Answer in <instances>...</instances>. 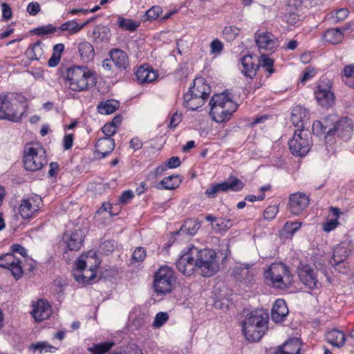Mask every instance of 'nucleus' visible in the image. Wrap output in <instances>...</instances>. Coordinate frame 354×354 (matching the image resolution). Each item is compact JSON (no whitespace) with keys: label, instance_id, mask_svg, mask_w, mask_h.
<instances>
[{"label":"nucleus","instance_id":"obj_1","mask_svg":"<svg viewBox=\"0 0 354 354\" xmlns=\"http://www.w3.org/2000/svg\"><path fill=\"white\" fill-rule=\"evenodd\" d=\"M216 252L212 249L199 250L194 245L184 248L176 262L177 270L185 276H192L196 272L209 277L219 269Z\"/></svg>","mask_w":354,"mask_h":354},{"label":"nucleus","instance_id":"obj_2","mask_svg":"<svg viewBox=\"0 0 354 354\" xmlns=\"http://www.w3.org/2000/svg\"><path fill=\"white\" fill-rule=\"evenodd\" d=\"M97 82L95 72L87 66H73L67 68L64 76L65 86L74 92H85Z\"/></svg>","mask_w":354,"mask_h":354},{"label":"nucleus","instance_id":"obj_3","mask_svg":"<svg viewBox=\"0 0 354 354\" xmlns=\"http://www.w3.org/2000/svg\"><path fill=\"white\" fill-rule=\"evenodd\" d=\"M268 314L263 309L253 310L241 322L242 333L247 340L258 342L268 329Z\"/></svg>","mask_w":354,"mask_h":354},{"label":"nucleus","instance_id":"obj_4","mask_svg":"<svg viewBox=\"0 0 354 354\" xmlns=\"http://www.w3.org/2000/svg\"><path fill=\"white\" fill-rule=\"evenodd\" d=\"M209 115L217 123L229 121L238 109V104L232 100L229 93L214 94L209 101Z\"/></svg>","mask_w":354,"mask_h":354},{"label":"nucleus","instance_id":"obj_5","mask_svg":"<svg viewBox=\"0 0 354 354\" xmlns=\"http://www.w3.org/2000/svg\"><path fill=\"white\" fill-rule=\"evenodd\" d=\"M265 279L277 288L285 290L290 288L294 281V275L286 264L272 263L264 272Z\"/></svg>","mask_w":354,"mask_h":354},{"label":"nucleus","instance_id":"obj_6","mask_svg":"<svg viewBox=\"0 0 354 354\" xmlns=\"http://www.w3.org/2000/svg\"><path fill=\"white\" fill-rule=\"evenodd\" d=\"M100 264V261L95 252L89 251L86 254H82L76 261V268L77 271L82 272L88 266L89 269L86 272H89V274L75 273V281L82 286L90 284L96 278Z\"/></svg>","mask_w":354,"mask_h":354},{"label":"nucleus","instance_id":"obj_7","mask_svg":"<svg viewBox=\"0 0 354 354\" xmlns=\"http://www.w3.org/2000/svg\"><path fill=\"white\" fill-rule=\"evenodd\" d=\"M22 162L27 171H37L41 169L46 163L44 149L38 143H26L24 149Z\"/></svg>","mask_w":354,"mask_h":354},{"label":"nucleus","instance_id":"obj_8","mask_svg":"<svg viewBox=\"0 0 354 354\" xmlns=\"http://www.w3.org/2000/svg\"><path fill=\"white\" fill-rule=\"evenodd\" d=\"M177 277L174 270L167 265L160 266L154 273L153 288L158 295L171 293L176 287Z\"/></svg>","mask_w":354,"mask_h":354},{"label":"nucleus","instance_id":"obj_9","mask_svg":"<svg viewBox=\"0 0 354 354\" xmlns=\"http://www.w3.org/2000/svg\"><path fill=\"white\" fill-rule=\"evenodd\" d=\"M310 130L308 128L295 131L293 138L289 142V149L292 155L305 156L310 151Z\"/></svg>","mask_w":354,"mask_h":354},{"label":"nucleus","instance_id":"obj_10","mask_svg":"<svg viewBox=\"0 0 354 354\" xmlns=\"http://www.w3.org/2000/svg\"><path fill=\"white\" fill-rule=\"evenodd\" d=\"M109 55L102 62V66L106 71H112L113 65L120 71H127L129 68V57L126 52L120 48L111 49Z\"/></svg>","mask_w":354,"mask_h":354},{"label":"nucleus","instance_id":"obj_11","mask_svg":"<svg viewBox=\"0 0 354 354\" xmlns=\"http://www.w3.org/2000/svg\"><path fill=\"white\" fill-rule=\"evenodd\" d=\"M43 205L41 197L37 194L28 196L21 200L19 207V212L24 219L35 217Z\"/></svg>","mask_w":354,"mask_h":354},{"label":"nucleus","instance_id":"obj_12","mask_svg":"<svg viewBox=\"0 0 354 354\" xmlns=\"http://www.w3.org/2000/svg\"><path fill=\"white\" fill-rule=\"evenodd\" d=\"M230 182L224 181L220 183L213 184L205 191L206 196L209 198H215L220 192L228 191L239 192L244 187V183L235 176L230 177Z\"/></svg>","mask_w":354,"mask_h":354},{"label":"nucleus","instance_id":"obj_13","mask_svg":"<svg viewBox=\"0 0 354 354\" xmlns=\"http://www.w3.org/2000/svg\"><path fill=\"white\" fill-rule=\"evenodd\" d=\"M254 39L258 49L272 53L279 46V40L272 32L258 30L254 34Z\"/></svg>","mask_w":354,"mask_h":354},{"label":"nucleus","instance_id":"obj_14","mask_svg":"<svg viewBox=\"0 0 354 354\" xmlns=\"http://www.w3.org/2000/svg\"><path fill=\"white\" fill-rule=\"evenodd\" d=\"M330 89L331 83L329 80L324 78L320 81L315 91V99L320 106L328 108L334 104L335 97Z\"/></svg>","mask_w":354,"mask_h":354},{"label":"nucleus","instance_id":"obj_15","mask_svg":"<svg viewBox=\"0 0 354 354\" xmlns=\"http://www.w3.org/2000/svg\"><path fill=\"white\" fill-rule=\"evenodd\" d=\"M0 267L9 270L15 280H19L24 275L22 261L12 253H6L0 256Z\"/></svg>","mask_w":354,"mask_h":354},{"label":"nucleus","instance_id":"obj_16","mask_svg":"<svg viewBox=\"0 0 354 354\" xmlns=\"http://www.w3.org/2000/svg\"><path fill=\"white\" fill-rule=\"evenodd\" d=\"M310 198L305 193L295 192L289 195L287 209L294 215L301 214L308 207Z\"/></svg>","mask_w":354,"mask_h":354},{"label":"nucleus","instance_id":"obj_17","mask_svg":"<svg viewBox=\"0 0 354 354\" xmlns=\"http://www.w3.org/2000/svg\"><path fill=\"white\" fill-rule=\"evenodd\" d=\"M252 266V264L238 263L233 268L232 276L236 281L249 285L254 281L256 273Z\"/></svg>","mask_w":354,"mask_h":354},{"label":"nucleus","instance_id":"obj_18","mask_svg":"<svg viewBox=\"0 0 354 354\" xmlns=\"http://www.w3.org/2000/svg\"><path fill=\"white\" fill-rule=\"evenodd\" d=\"M22 113L18 114L14 111L13 105L8 95L5 93L0 94V120L18 122L21 120Z\"/></svg>","mask_w":354,"mask_h":354},{"label":"nucleus","instance_id":"obj_19","mask_svg":"<svg viewBox=\"0 0 354 354\" xmlns=\"http://www.w3.org/2000/svg\"><path fill=\"white\" fill-rule=\"evenodd\" d=\"M211 86L206 80L203 77H198L194 79L193 85L190 86L188 93L194 96L203 97L207 100L211 93Z\"/></svg>","mask_w":354,"mask_h":354},{"label":"nucleus","instance_id":"obj_20","mask_svg":"<svg viewBox=\"0 0 354 354\" xmlns=\"http://www.w3.org/2000/svg\"><path fill=\"white\" fill-rule=\"evenodd\" d=\"M135 74L140 84L151 83L158 77V71L149 64L139 66Z\"/></svg>","mask_w":354,"mask_h":354},{"label":"nucleus","instance_id":"obj_21","mask_svg":"<svg viewBox=\"0 0 354 354\" xmlns=\"http://www.w3.org/2000/svg\"><path fill=\"white\" fill-rule=\"evenodd\" d=\"M32 315L37 322H42L49 318L52 313L51 306L49 302L39 299L35 304L32 305Z\"/></svg>","mask_w":354,"mask_h":354},{"label":"nucleus","instance_id":"obj_22","mask_svg":"<svg viewBox=\"0 0 354 354\" xmlns=\"http://www.w3.org/2000/svg\"><path fill=\"white\" fill-rule=\"evenodd\" d=\"M84 237L81 230H76L71 233H65L63 239L68 250L77 251L82 247Z\"/></svg>","mask_w":354,"mask_h":354},{"label":"nucleus","instance_id":"obj_23","mask_svg":"<svg viewBox=\"0 0 354 354\" xmlns=\"http://www.w3.org/2000/svg\"><path fill=\"white\" fill-rule=\"evenodd\" d=\"M289 310L283 299H277L273 304L271 311V319L275 323H281L288 315Z\"/></svg>","mask_w":354,"mask_h":354},{"label":"nucleus","instance_id":"obj_24","mask_svg":"<svg viewBox=\"0 0 354 354\" xmlns=\"http://www.w3.org/2000/svg\"><path fill=\"white\" fill-rule=\"evenodd\" d=\"M114 139L109 137H104L98 139L95 144V151L99 158H104L109 156L115 148Z\"/></svg>","mask_w":354,"mask_h":354},{"label":"nucleus","instance_id":"obj_25","mask_svg":"<svg viewBox=\"0 0 354 354\" xmlns=\"http://www.w3.org/2000/svg\"><path fill=\"white\" fill-rule=\"evenodd\" d=\"M338 119V116L333 114L326 116L322 120V122L327 131L325 136L326 142H333L335 135L337 134Z\"/></svg>","mask_w":354,"mask_h":354},{"label":"nucleus","instance_id":"obj_26","mask_svg":"<svg viewBox=\"0 0 354 354\" xmlns=\"http://www.w3.org/2000/svg\"><path fill=\"white\" fill-rule=\"evenodd\" d=\"M241 73L247 77L252 79L259 69V64L255 63L252 55H245L241 58Z\"/></svg>","mask_w":354,"mask_h":354},{"label":"nucleus","instance_id":"obj_27","mask_svg":"<svg viewBox=\"0 0 354 354\" xmlns=\"http://www.w3.org/2000/svg\"><path fill=\"white\" fill-rule=\"evenodd\" d=\"M306 111L302 106H297L292 108L290 120L294 126L299 129L308 128V118L306 119Z\"/></svg>","mask_w":354,"mask_h":354},{"label":"nucleus","instance_id":"obj_28","mask_svg":"<svg viewBox=\"0 0 354 354\" xmlns=\"http://www.w3.org/2000/svg\"><path fill=\"white\" fill-rule=\"evenodd\" d=\"M77 51L80 59L84 63H88L95 57V50L93 45L86 41H83L77 44Z\"/></svg>","mask_w":354,"mask_h":354},{"label":"nucleus","instance_id":"obj_29","mask_svg":"<svg viewBox=\"0 0 354 354\" xmlns=\"http://www.w3.org/2000/svg\"><path fill=\"white\" fill-rule=\"evenodd\" d=\"M325 337L328 343L337 348L343 347L346 343L345 334L336 328L327 331Z\"/></svg>","mask_w":354,"mask_h":354},{"label":"nucleus","instance_id":"obj_30","mask_svg":"<svg viewBox=\"0 0 354 354\" xmlns=\"http://www.w3.org/2000/svg\"><path fill=\"white\" fill-rule=\"evenodd\" d=\"M182 182L181 176L179 174H173L164 178L156 185L158 189L173 190L178 188Z\"/></svg>","mask_w":354,"mask_h":354},{"label":"nucleus","instance_id":"obj_31","mask_svg":"<svg viewBox=\"0 0 354 354\" xmlns=\"http://www.w3.org/2000/svg\"><path fill=\"white\" fill-rule=\"evenodd\" d=\"M348 250L345 243L338 245L333 250V254L330 263L332 266L337 267L346 259L348 256Z\"/></svg>","mask_w":354,"mask_h":354},{"label":"nucleus","instance_id":"obj_32","mask_svg":"<svg viewBox=\"0 0 354 354\" xmlns=\"http://www.w3.org/2000/svg\"><path fill=\"white\" fill-rule=\"evenodd\" d=\"M41 41L30 44L26 50V55L30 60H39L44 57V50Z\"/></svg>","mask_w":354,"mask_h":354},{"label":"nucleus","instance_id":"obj_33","mask_svg":"<svg viewBox=\"0 0 354 354\" xmlns=\"http://www.w3.org/2000/svg\"><path fill=\"white\" fill-rule=\"evenodd\" d=\"M207 100L203 97L194 96L190 93L187 92L183 95V106L189 110L195 111L201 107Z\"/></svg>","mask_w":354,"mask_h":354},{"label":"nucleus","instance_id":"obj_34","mask_svg":"<svg viewBox=\"0 0 354 354\" xmlns=\"http://www.w3.org/2000/svg\"><path fill=\"white\" fill-rule=\"evenodd\" d=\"M88 23V21L80 24L75 20H70L64 22L57 28H58V32L67 31L70 35H74L80 32Z\"/></svg>","mask_w":354,"mask_h":354},{"label":"nucleus","instance_id":"obj_35","mask_svg":"<svg viewBox=\"0 0 354 354\" xmlns=\"http://www.w3.org/2000/svg\"><path fill=\"white\" fill-rule=\"evenodd\" d=\"M65 49L64 44L62 43L57 44L53 47V53L48 61V66L51 68L58 66L61 61L62 55Z\"/></svg>","mask_w":354,"mask_h":354},{"label":"nucleus","instance_id":"obj_36","mask_svg":"<svg viewBox=\"0 0 354 354\" xmlns=\"http://www.w3.org/2000/svg\"><path fill=\"white\" fill-rule=\"evenodd\" d=\"M286 354H299L301 342L298 338H292L280 345Z\"/></svg>","mask_w":354,"mask_h":354},{"label":"nucleus","instance_id":"obj_37","mask_svg":"<svg viewBox=\"0 0 354 354\" xmlns=\"http://www.w3.org/2000/svg\"><path fill=\"white\" fill-rule=\"evenodd\" d=\"M118 108V102L115 100H109L101 102L97 105V111L100 114L109 115L114 113Z\"/></svg>","mask_w":354,"mask_h":354},{"label":"nucleus","instance_id":"obj_38","mask_svg":"<svg viewBox=\"0 0 354 354\" xmlns=\"http://www.w3.org/2000/svg\"><path fill=\"white\" fill-rule=\"evenodd\" d=\"M343 37V34L339 28L328 29L324 35L325 41L333 44L341 42Z\"/></svg>","mask_w":354,"mask_h":354},{"label":"nucleus","instance_id":"obj_39","mask_svg":"<svg viewBox=\"0 0 354 354\" xmlns=\"http://www.w3.org/2000/svg\"><path fill=\"white\" fill-rule=\"evenodd\" d=\"M113 346V342L108 341L98 344H94L93 346L88 348V351L91 354H104L109 352Z\"/></svg>","mask_w":354,"mask_h":354},{"label":"nucleus","instance_id":"obj_40","mask_svg":"<svg viewBox=\"0 0 354 354\" xmlns=\"http://www.w3.org/2000/svg\"><path fill=\"white\" fill-rule=\"evenodd\" d=\"M353 131V124L347 118L338 119L337 133L340 136H345L346 133H350Z\"/></svg>","mask_w":354,"mask_h":354},{"label":"nucleus","instance_id":"obj_41","mask_svg":"<svg viewBox=\"0 0 354 354\" xmlns=\"http://www.w3.org/2000/svg\"><path fill=\"white\" fill-rule=\"evenodd\" d=\"M241 29L235 26H226L224 27L222 36L227 42L235 40L240 35Z\"/></svg>","mask_w":354,"mask_h":354},{"label":"nucleus","instance_id":"obj_42","mask_svg":"<svg viewBox=\"0 0 354 354\" xmlns=\"http://www.w3.org/2000/svg\"><path fill=\"white\" fill-rule=\"evenodd\" d=\"M297 274L301 282L308 286L310 283V265L300 262L297 268Z\"/></svg>","mask_w":354,"mask_h":354},{"label":"nucleus","instance_id":"obj_43","mask_svg":"<svg viewBox=\"0 0 354 354\" xmlns=\"http://www.w3.org/2000/svg\"><path fill=\"white\" fill-rule=\"evenodd\" d=\"M118 24L120 28L129 31H134L139 26L138 22L134 21L132 19H126L124 17H119L118 19Z\"/></svg>","mask_w":354,"mask_h":354},{"label":"nucleus","instance_id":"obj_44","mask_svg":"<svg viewBox=\"0 0 354 354\" xmlns=\"http://www.w3.org/2000/svg\"><path fill=\"white\" fill-rule=\"evenodd\" d=\"M258 64H261L262 68L269 74H272L274 72V59L269 57L266 54H262L260 56L259 63Z\"/></svg>","mask_w":354,"mask_h":354},{"label":"nucleus","instance_id":"obj_45","mask_svg":"<svg viewBox=\"0 0 354 354\" xmlns=\"http://www.w3.org/2000/svg\"><path fill=\"white\" fill-rule=\"evenodd\" d=\"M32 348L35 352H38V354L46 353L48 352L53 353L57 350V348L46 342L34 344L32 345Z\"/></svg>","mask_w":354,"mask_h":354},{"label":"nucleus","instance_id":"obj_46","mask_svg":"<svg viewBox=\"0 0 354 354\" xmlns=\"http://www.w3.org/2000/svg\"><path fill=\"white\" fill-rule=\"evenodd\" d=\"M58 32L57 26L49 24L46 26H39L34 29L33 32L38 36H44Z\"/></svg>","mask_w":354,"mask_h":354},{"label":"nucleus","instance_id":"obj_47","mask_svg":"<svg viewBox=\"0 0 354 354\" xmlns=\"http://www.w3.org/2000/svg\"><path fill=\"white\" fill-rule=\"evenodd\" d=\"M344 75L346 77L344 80L346 84L354 88V65H347L344 68Z\"/></svg>","mask_w":354,"mask_h":354},{"label":"nucleus","instance_id":"obj_48","mask_svg":"<svg viewBox=\"0 0 354 354\" xmlns=\"http://www.w3.org/2000/svg\"><path fill=\"white\" fill-rule=\"evenodd\" d=\"M168 319L169 315L167 313L159 312L156 314L152 325L154 328H160L163 326Z\"/></svg>","mask_w":354,"mask_h":354},{"label":"nucleus","instance_id":"obj_49","mask_svg":"<svg viewBox=\"0 0 354 354\" xmlns=\"http://www.w3.org/2000/svg\"><path fill=\"white\" fill-rule=\"evenodd\" d=\"M301 223L299 222L287 221L283 226V231L286 234L293 235L296 231L301 227Z\"/></svg>","mask_w":354,"mask_h":354},{"label":"nucleus","instance_id":"obj_50","mask_svg":"<svg viewBox=\"0 0 354 354\" xmlns=\"http://www.w3.org/2000/svg\"><path fill=\"white\" fill-rule=\"evenodd\" d=\"M311 130L313 131V134L317 136H326L327 131L323 125L322 121H315L313 122Z\"/></svg>","mask_w":354,"mask_h":354},{"label":"nucleus","instance_id":"obj_51","mask_svg":"<svg viewBox=\"0 0 354 354\" xmlns=\"http://www.w3.org/2000/svg\"><path fill=\"white\" fill-rule=\"evenodd\" d=\"M279 212L277 205H270L263 212V218L266 220H273Z\"/></svg>","mask_w":354,"mask_h":354},{"label":"nucleus","instance_id":"obj_52","mask_svg":"<svg viewBox=\"0 0 354 354\" xmlns=\"http://www.w3.org/2000/svg\"><path fill=\"white\" fill-rule=\"evenodd\" d=\"M162 8L159 6H154L149 8L145 13L147 18L149 20H155L158 18L162 13Z\"/></svg>","mask_w":354,"mask_h":354},{"label":"nucleus","instance_id":"obj_53","mask_svg":"<svg viewBox=\"0 0 354 354\" xmlns=\"http://www.w3.org/2000/svg\"><path fill=\"white\" fill-rule=\"evenodd\" d=\"M146 257V251L142 247H138L135 249L132 254V260L134 262H142Z\"/></svg>","mask_w":354,"mask_h":354},{"label":"nucleus","instance_id":"obj_54","mask_svg":"<svg viewBox=\"0 0 354 354\" xmlns=\"http://www.w3.org/2000/svg\"><path fill=\"white\" fill-rule=\"evenodd\" d=\"M134 198V194L131 190L124 191L119 196L118 203L127 205Z\"/></svg>","mask_w":354,"mask_h":354},{"label":"nucleus","instance_id":"obj_55","mask_svg":"<svg viewBox=\"0 0 354 354\" xmlns=\"http://www.w3.org/2000/svg\"><path fill=\"white\" fill-rule=\"evenodd\" d=\"M299 15L292 11L286 12L283 15V21L290 25H295L298 21Z\"/></svg>","mask_w":354,"mask_h":354},{"label":"nucleus","instance_id":"obj_56","mask_svg":"<svg viewBox=\"0 0 354 354\" xmlns=\"http://www.w3.org/2000/svg\"><path fill=\"white\" fill-rule=\"evenodd\" d=\"M318 252L315 254V266L317 268L321 269L325 264L326 259L324 257V251L323 250L317 249Z\"/></svg>","mask_w":354,"mask_h":354},{"label":"nucleus","instance_id":"obj_57","mask_svg":"<svg viewBox=\"0 0 354 354\" xmlns=\"http://www.w3.org/2000/svg\"><path fill=\"white\" fill-rule=\"evenodd\" d=\"M116 129L114 122L106 123L102 128V131L105 135V137L109 138H111V136L116 133Z\"/></svg>","mask_w":354,"mask_h":354},{"label":"nucleus","instance_id":"obj_58","mask_svg":"<svg viewBox=\"0 0 354 354\" xmlns=\"http://www.w3.org/2000/svg\"><path fill=\"white\" fill-rule=\"evenodd\" d=\"M182 118V114L178 113V111L174 113L171 116L168 127L169 129H174L181 122Z\"/></svg>","mask_w":354,"mask_h":354},{"label":"nucleus","instance_id":"obj_59","mask_svg":"<svg viewBox=\"0 0 354 354\" xmlns=\"http://www.w3.org/2000/svg\"><path fill=\"white\" fill-rule=\"evenodd\" d=\"M1 12H2V17L4 20H9L11 19L12 16V12L10 6L6 3H1Z\"/></svg>","mask_w":354,"mask_h":354},{"label":"nucleus","instance_id":"obj_60","mask_svg":"<svg viewBox=\"0 0 354 354\" xmlns=\"http://www.w3.org/2000/svg\"><path fill=\"white\" fill-rule=\"evenodd\" d=\"M211 53L219 54L223 50V44L218 39H214L210 44Z\"/></svg>","mask_w":354,"mask_h":354},{"label":"nucleus","instance_id":"obj_61","mask_svg":"<svg viewBox=\"0 0 354 354\" xmlns=\"http://www.w3.org/2000/svg\"><path fill=\"white\" fill-rule=\"evenodd\" d=\"M11 252L10 253H18L22 257H27V250L26 249L22 246L20 244L15 243L12 244L10 246Z\"/></svg>","mask_w":354,"mask_h":354},{"label":"nucleus","instance_id":"obj_62","mask_svg":"<svg viewBox=\"0 0 354 354\" xmlns=\"http://www.w3.org/2000/svg\"><path fill=\"white\" fill-rule=\"evenodd\" d=\"M348 15V10L346 8H341L338 10L335 15L333 16V19L336 22L344 20Z\"/></svg>","mask_w":354,"mask_h":354},{"label":"nucleus","instance_id":"obj_63","mask_svg":"<svg viewBox=\"0 0 354 354\" xmlns=\"http://www.w3.org/2000/svg\"><path fill=\"white\" fill-rule=\"evenodd\" d=\"M26 10L30 15L35 16L39 12L41 8L39 3L32 1L28 3Z\"/></svg>","mask_w":354,"mask_h":354},{"label":"nucleus","instance_id":"obj_64","mask_svg":"<svg viewBox=\"0 0 354 354\" xmlns=\"http://www.w3.org/2000/svg\"><path fill=\"white\" fill-rule=\"evenodd\" d=\"M180 164V160L178 156H172L167 160L165 166L167 167V169H174L179 167Z\"/></svg>","mask_w":354,"mask_h":354}]
</instances>
